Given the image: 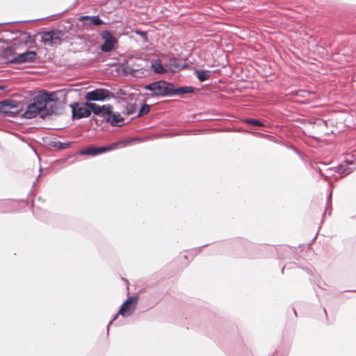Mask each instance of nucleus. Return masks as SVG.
I'll return each mask as SVG.
<instances>
[{
    "label": "nucleus",
    "instance_id": "nucleus-1",
    "mask_svg": "<svg viewBox=\"0 0 356 356\" xmlns=\"http://www.w3.org/2000/svg\"><path fill=\"white\" fill-rule=\"evenodd\" d=\"M72 108V118L73 120H80L81 118H89L91 113L95 115H104L102 110H105L106 108L101 106L92 102H83L80 104L78 102H74L70 105ZM104 114H106L104 112Z\"/></svg>",
    "mask_w": 356,
    "mask_h": 356
},
{
    "label": "nucleus",
    "instance_id": "nucleus-2",
    "mask_svg": "<svg viewBox=\"0 0 356 356\" xmlns=\"http://www.w3.org/2000/svg\"><path fill=\"white\" fill-rule=\"evenodd\" d=\"M172 86H173L172 83L160 80L145 85L144 89L151 91L152 97H171Z\"/></svg>",
    "mask_w": 356,
    "mask_h": 356
},
{
    "label": "nucleus",
    "instance_id": "nucleus-3",
    "mask_svg": "<svg viewBox=\"0 0 356 356\" xmlns=\"http://www.w3.org/2000/svg\"><path fill=\"white\" fill-rule=\"evenodd\" d=\"M138 296H131L129 297L121 305L118 312L115 315V316L110 321L107 325V332H108L109 326L117 319L119 315L122 316L123 317H129L133 314L134 312L136 303L138 301Z\"/></svg>",
    "mask_w": 356,
    "mask_h": 356
},
{
    "label": "nucleus",
    "instance_id": "nucleus-4",
    "mask_svg": "<svg viewBox=\"0 0 356 356\" xmlns=\"http://www.w3.org/2000/svg\"><path fill=\"white\" fill-rule=\"evenodd\" d=\"M85 99L88 102H104L110 99H117L120 102L119 98H117L114 93L106 88H96L93 90L86 92Z\"/></svg>",
    "mask_w": 356,
    "mask_h": 356
},
{
    "label": "nucleus",
    "instance_id": "nucleus-5",
    "mask_svg": "<svg viewBox=\"0 0 356 356\" xmlns=\"http://www.w3.org/2000/svg\"><path fill=\"white\" fill-rule=\"evenodd\" d=\"M63 35V31L54 29L42 32L40 41L44 44H48L49 47H54L61 43Z\"/></svg>",
    "mask_w": 356,
    "mask_h": 356
},
{
    "label": "nucleus",
    "instance_id": "nucleus-6",
    "mask_svg": "<svg viewBox=\"0 0 356 356\" xmlns=\"http://www.w3.org/2000/svg\"><path fill=\"white\" fill-rule=\"evenodd\" d=\"M102 106H104L106 108L104 111L102 110V113L106 112V114L104 113V115H98L99 117L104 118L106 123H108L112 127H122L124 123V118L118 112H113L112 111L113 106L111 104H104Z\"/></svg>",
    "mask_w": 356,
    "mask_h": 356
},
{
    "label": "nucleus",
    "instance_id": "nucleus-7",
    "mask_svg": "<svg viewBox=\"0 0 356 356\" xmlns=\"http://www.w3.org/2000/svg\"><path fill=\"white\" fill-rule=\"evenodd\" d=\"M99 35L104 40V43L100 46V50L104 53L113 51L118 44V40L111 31L108 30L102 31Z\"/></svg>",
    "mask_w": 356,
    "mask_h": 356
},
{
    "label": "nucleus",
    "instance_id": "nucleus-8",
    "mask_svg": "<svg viewBox=\"0 0 356 356\" xmlns=\"http://www.w3.org/2000/svg\"><path fill=\"white\" fill-rule=\"evenodd\" d=\"M120 143H113L108 146H89L79 151L80 155L97 156L117 148Z\"/></svg>",
    "mask_w": 356,
    "mask_h": 356
},
{
    "label": "nucleus",
    "instance_id": "nucleus-9",
    "mask_svg": "<svg viewBox=\"0 0 356 356\" xmlns=\"http://www.w3.org/2000/svg\"><path fill=\"white\" fill-rule=\"evenodd\" d=\"M37 53L35 51H26L24 53L18 54L8 60L12 64H22L26 63H33L36 60Z\"/></svg>",
    "mask_w": 356,
    "mask_h": 356
},
{
    "label": "nucleus",
    "instance_id": "nucleus-10",
    "mask_svg": "<svg viewBox=\"0 0 356 356\" xmlns=\"http://www.w3.org/2000/svg\"><path fill=\"white\" fill-rule=\"evenodd\" d=\"M12 108H17V100L4 99L0 101V114L3 117H13L16 111H11Z\"/></svg>",
    "mask_w": 356,
    "mask_h": 356
},
{
    "label": "nucleus",
    "instance_id": "nucleus-11",
    "mask_svg": "<svg viewBox=\"0 0 356 356\" xmlns=\"http://www.w3.org/2000/svg\"><path fill=\"white\" fill-rule=\"evenodd\" d=\"M353 165L354 162L353 161H344L337 166L328 168L327 170L334 171V172L338 173L343 177L349 175L354 170L355 168L350 166Z\"/></svg>",
    "mask_w": 356,
    "mask_h": 356
},
{
    "label": "nucleus",
    "instance_id": "nucleus-12",
    "mask_svg": "<svg viewBox=\"0 0 356 356\" xmlns=\"http://www.w3.org/2000/svg\"><path fill=\"white\" fill-rule=\"evenodd\" d=\"M42 110L40 109L35 104L30 103L27 105L25 111L21 114V118L24 119H33L39 115L41 118L42 115Z\"/></svg>",
    "mask_w": 356,
    "mask_h": 356
},
{
    "label": "nucleus",
    "instance_id": "nucleus-13",
    "mask_svg": "<svg viewBox=\"0 0 356 356\" xmlns=\"http://www.w3.org/2000/svg\"><path fill=\"white\" fill-rule=\"evenodd\" d=\"M195 88L191 86H184L179 87H175L173 84L172 86L171 97L179 96L182 97L185 94H189L194 92Z\"/></svg>",
    "mask_w": 356,
    "mask_h": 356
},
{
    "label": "nucleus",
    "instance_id": "nucleus-14",
    "mask_svg": "<svg viewBox=\"0 0 356 356\" xmlns=\"http://www.w3.org/2000/svg\"><path fill=\"white\" fill-rule=\"evenodd\" d=\"M32 104H35L42 111H44L48 104L42 90L39 91L38 94L33 97Z\"/></svg>",
    "mask_w": 356,
    "mask_h": 356
},
{
    "label": "nucleus",
    "instance_id": "nucleus-15",
    "mask_svg": "<svg viewBox=\"0 0 356 356\" xmlns=\"http://www.w3.org/2000/svg\"><path fill=\"white\" fill-rule=\"evenodd\" d=\"M151 67L153 71L159 74H165L167 72V69L163 66L160 59L153 60L151 63Z\"/></svg>",
    "mask_w": 356,
    "mask_h": 356
},
{
    "label": "nucleus",
    "instance_id": "nucleus-16",
    "mask_svg": "<svg viewBox=\"0 0 356 356\" xmlns=\"http://www.w3.org/2000/svg\"><path fill=\"white\" fill-rule=\"evenodd\" d=\"M194 74L200 82L209 79L211 76V71L207 70H195Z\"/></svg>",
    "mask_w": 356,
    "mask_h": 356
},
{
    "label": "nucleus",
    "instance_id": "nucleus-17",
    "mask_svg": "<svg viewBox=\"0 0 356 356\" xmlns=\"http://www.w3.org/2000/svg\"><path fill=\"white\" fill-rule=\"evenodd\" d=\"M58 107L56 103L47 106L44 111L41 115L42 120L45 119L47 116L52 115L58 113Z\"/></svg>",
    "mask_w": 356,
    "mask_h": 356
},
{
    "label": "nucleus",
    "instance_id": "nucleus-18",
    "mask_svg": "<svg viewBox=\"0 0 356 356\" xmlns=\"http://www.w3.org/2000/svg\"><path fill=\"white\" fill-rule=\"evenodd\" d=\"M70 144H71L70 142L63 143V142H60L55 138L53 140H51L48 143V145L49 146H51L52 147H55L58 149H67V148L70 147Z\"/></svg>",
    "mask_w": 356,
    "mask_h": 356
},
{
    "label": "nucleus",
    "instance_id": "nucleus-19",
    "mask_svg": "<svg viewBox=\"0 0 356 356\" xmlns=\"http://www.w3.org/2000/svg\"><path fill=\"white\" fill-rule=\"evenodd\" d=\"M15 54V48L13 47H7L2 51L1 57L3 59L7 60L6 63H8L9 60H11Z\"/></svg>",
    "mask_w": 356,
    "mask_h": 356
},
{
    "label": "nucleus",
    "instance_id": "nucleus-20",
    "mask_svg": "<svg viewBox=\"0 0 356 356\" xmlns=\"http://www.w3.org/2000/svg\"><path fill=\"white\" fill-rule=\"evenodd\" d=\"M241 122L250 125L255 126V127H264V123L257 119L254 118H244L241 120Z\"/></svg>",
    "mask_w": 356,
    "mask_h": 356
},
{
    "label": "nucleus",
    "instance_id": "nucleus-21",
    "mask_svg": "<svg viewBox=\"0 0 356 356\" xmlns=\"http://www.w3.org/2000/svg\"><path fill=\"white\" fill-rule=\"evenodd\" d=\"M44 94L45 99L47 100V104L49 103H56L58 100V97L54 92H49L47 90H42Z\"/></svg>",
    "mask_w": 356,
    "mask_h": 356
},
{
    "label": "nucleus",
    "instance_id": "nucleus-22",
    "mask_svg": "<svg viewBox=\"0 0 356 356\" xmlns=\"http://www.w3.org/2000/svg\"><path fill=\"white\" fill-rule=\"evenodd\" d=\"M138 110V105L136 103L127 104V106L123 111V113L125 115H131L135 113Z\"/></svg>",
    "mask_w": 356,
    "mask_h": 356
},
{
    "label": "nucleus",
    "instance_id": "nucleus-23",
    "mask_svg": "<svg viewBox=\"0 0 356 356\" xmlns=\"http://www.w3.org/2000/svg\"><path fill=\"white\" fill-rule=\"evenodd\" d=\"M104 24V22L99 15H93L90 17L89 22H84V24H90L93 26H99Z\"/></svg>",
    "mask_w": 356,
    "mask_h": 356
},
{
    "label": "nucleus",
    "instance_id": "nucleus-24",
    "mask_svg": "<svg viewBox=\"0 0 356 356\" xmlns=\"http://www.w3.org/2000/svg\"><path fill=\"white\" fill-rule=\"evenodd\" d=\"M180 63H181L180 59H177L176 58H172L170 59L169 65H170V67L171 68V70L172 71H176L177 70H179Z\"/></svg>",
    "mask_w": 356,
    "mask_h": 356
},
{
    "label": "nucleus",
    "instance_id": "nucleus-25",
    "mask_svg": "<svg viewBox=\"0 0 356 356\" xmlns=\"http://www.w3.org/2000/svg\"><path fill=\"white\" fill-rule=\"evenodd\" d=\"M149 111H150V106L146 103H144L141 105V106L138 111L137 117H138V118L143 117L145 115L147 114L149 112Z\"/></svg>",
    "mask_w": 356,
    "mask_h": 356
},
{
    "label": "nucleus",
    "instance_id": "nucleus-26",
    "mask_svg": "<svg viewBox=\"0 0 356 356\" xmlns=\"http://www.w3.org/2000/svg\"><path fill=\"white\" fill-rule=\"evenodd\" d=\"M25 44H30V47L33 48L35 47L36 45L35 42V35H31V33H28L26 35V39L24 42Z\"/></svg>",
    "mask_w": 356,
    "mask_h": 356
},
{
    "label": "nucleus",
    "instance_id": "nucleus-27",
    "mask_svg": "<svg viewBox=\"0 0 356 356\" xmlns=\"http://www.w3.org/2000/svg\"><path fill=\"white\" fill-rule=\"evenodd\" d=\"M17 108H12L11 109V111H13V112L16 111V113L13 114V118H15L17 115H19V113L22 111V110L24 108V104L22 102L17 101Z\"/></svg>",
    "mask_w": 356,
    "mask_h": 356
},
{
    "label": "nucleus",
    "instance_id": "nucleus-28",
    "mask_svg": "<svg viewBox=\"0 0 356 356\" xmlns=\"http://www.w3.org/2000/svg\"><path fill=\"white\" fill-rule=\"evenodd\" d=\"M117 95H122L123 97L120 98V99L124 102H127L129 101V97H127V92L122 90V88H119L117 92Z\"/></svg>",
    "mask_w": 356,
    "mask_h": 356
},
{
    "label": "nucleus",
    "instance_id": "nucleus-29",
    "mask_svg": "<svg viewBox=\"0 0 356 356\" xmlns=\"http://www.w3.org/2000/svg\"><path fill=\"white\" fill-rule=\"evenodd\" d=\"M135 33L136 35H140L142 38L143 41L144 42H147L148 39H147V32L141 31V30H136Z\"/></svg>",
    "mask_w": 356,
    "mask_h": 356
},
{
    "label": "nucleus",
    "instance_id": "nucleus-30",
    "mask_svg": "<svg viewBox=\"0 0 356 356\" xmlns=\"http://www.w3.org/2000/svg\"><path fill=\"white\" fill-rule=\"evenodd\" d=\"M314 92L307 90H300L297 92V95L302 97H306L310 94H313Z\"/></svg>",
    "mask_w": 356,
    "mask_h": 356
},
{
    "label": "nucleus",
    "instance_id": "nucleus-31",
    "mask_svg": "<svg viewBox=\"0 0 356 356\" xmlns=\"http://www.w3.org/2000/svg\"><path fill=\"white\" fill-rule=\"evenodd\" d=\"M138 69L134 68V67H131L130 65H127L123 68V72L125 74H132L136 72Z\"/></svg>",
    "mask_w": 356,
    "mask_h": 356
},
{
    "label": "nucleus",
    "instance_id": "nucleus-32",
    "mask_svg": "<svg viewBox=\"0 0 356 356\" xmlns=\"http://www.w3.org/2000/svg\"><path fill=\"white\" fill-rule=\"evenodd\" d=\"M297 266V264L294 262L289 263L286 264L282 269V273H284V270L285 268H295Z\"/></svg>",
    "mask_w": 356,
    "mask_h": 356
},
{
    "label": "nucleus",
    "instance_id": "nucleus-33",
    "mask_svg": "<svg viewBox=\"0 0 356 356\" xmlns=\"http://www.w3.org/2000/svg\"><path fill=\"white\" fill-rule=\"evenodd\" d=\"M91 17L92 16H89V15H83V16L79 17V21H83V23L89 22Z\"/></svg>",
    "mask_w": 356,
    "mask_h": 356
},
{
    "label": "nucleus",
    "instance_id": "nucleus-34",
    "mask_svg": "<svg viewBox=\"0 0 356 356\" xmlns=\"http://www.w3.org/2000/svg\"><path fill=\"white\" fill-rule=\"evenodd\" d=\"M287 147L291 149H292L298 155H300V152H299V150L296 147H294L293 145H287Z\"/></svg>",
    "mask_w": 356,
    "mask_h": 356
},
{
    "label": "nucleus",
    "instance_id": "nucleus-35",
    "mask_svg": "<svg viewBox=\"0 0 356 356\" xmlns=\"http://www.w3.org/2000/svg\"><path fill=\"white\" fill-rule=\"evenodd\" d=\"M316 171H318V172L320 173L321 176V177H323L325 181H327V179H328V176H327V175H324V174L322 172V170H321V169L319 167L316 168Z\"/></svg>",
    "mask_w": 356,
    "mask_h": 356
},
{
    "label": "nucleus",
    "instance_id": "nucleus-36",
    "mask_svg": "<svg viewBox=\"0 0 356 356\" xmlns=\"http://www.w3.org/2000/svg\"><path fill=\"white\" fill-rule=\"evenodd\" d=\"M189 67V65L186 63H180V67H179V70H183V69H187Z\"/></svg>",
    "mask_w": 356,
    "mask_h": 356
},
{
    "label": "nucleus",
    "instance_id": "nucleus-37",
    "mask_svg": "<svg viewBox=\"0 0 356 356\" xmlns=\"http://www.w3.org/2000/svg\"><path fill=\"white\" fill-rule=\"evenodd\" d=\"M32 21H35V19H33V20H27V22H32ZM19 22H26V21H19V22H7V23H0V25L1 24H12V23H19Z\"/></svg>",
    "mask_w": 356,
    "mask_h": 356
},
{
    "label": "nucleus",
    "instance_id": "nucleus-38",
    "mask_svg": "<svg viewBox=\"0 0 356 356\" xmlns=\"http://www.w3.org/2000/svg\"><path fill=\"white\" fill-rule=\"evenodd\" d=\"M331 198H332V192H330V194L328 195V196H327V204H330Z\"/></svg>",
    "mask_w": 356,
    "mask_h": 356
},
{
    "label": "nucleus",
    "instance_id": "nucleus-39",
    "mask_svg": "<svg viewBox=\"0 0 356 356\" xmlns=\"http://www.w3.org/2000/svg\"><path fill=\"white\" fill-rule=\"evenodd\" d=\"M17 32H18V33H19L21 35H28V33H28L27 31H19H19H17Z\"/></svg>",
    "mask_w": 356,
    "mask_h": 356
},
{
    "label": "nucleus",
    "instance_id": "nucleus-40",
    "mask_svg": "<svg viewBox=\"0 0 356 356\" xmlns=\"http://www.w3.org/2000/svg\"><path fill=\"white\" fill-rule=\"evenodd\" d=\"M293 314L296 316H297V313H296V311L295 310V309H293Z\"/></svg>",
    "mask_w": 356,
    "mask_h": 356
},
{
    "label": "nucleus",
    "instance_id": "nucleus-41",
    "mask_svg": "<svg viewBox=\"0 0 356 356\" xmlns=\"http://www.w3.org/2000/svg\"><path fill=\"white\" fill-rule=\"evenodd\" d=\"M323 312H324L325 314L327 316V312H326V310L325 308L323 309Z\"/></svg>",
    "mask_w": 356,
    "mask_h": 356
},
{
    "label": "nucleus",
    "instance_id": "nucleus-42",
    "mask_svg": "<svg viewBox=\"0 0 356 356\" xmlns=\"http://www.w3.org/2000/svg\"><path fill=\"white\" fill-rule=\"evenodd\" d=\"M92 120H95L96 122H97V120L95 119L94 117L92 118Z\"/></svg>",
    "mask_w": 356,
    "mask_h": 356
},
{
    "label": "nucleus",
    "instance_id": "nucleus-43",
    "mask_svg": "<svg viewBox=\"0 0 356 356\" xmlns=\"http://www.w3.org/2000/svg\"><path fill=\"white\" fill-rule=\"evenodd\" d=\"M306 269H307L308 273H310V270L309 268H306Z\"/></svg>",
    "mask_w": 356,
    "mask_h": 356
},
{
    "label": "nucleus",
    "instance_id": "nucleus-44",
    "mask_svg": "<svg viewBox=\"0 0 356 356\" xmlns=\"http://www.w3.org/2000/svg\"><path fill=\"white\" fill-rule=\"evenodd\" d=\"M207 245V244L201 246L200 248L206 247Z\"/></svg>",
    "mask_w": 356,
    "mask_h": 356
}]
</instances>
